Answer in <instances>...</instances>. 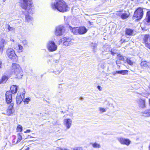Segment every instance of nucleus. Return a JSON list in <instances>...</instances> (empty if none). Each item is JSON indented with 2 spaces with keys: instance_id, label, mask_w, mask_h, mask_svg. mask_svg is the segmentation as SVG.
Instances as JSON below:
<instances>
[{
  "instance_id": "obj_10",
  "label": "nucleus",
  "mask_w": 150,
  "mask_h": 150,
  "mask_svg": "<svg viewBox=\"0 0 150 150\" xmlns=\"http://www.w3.org/2000/svg\"><path fill=\"white\" fill-rule=\"evenodd\" d=\"M72 120L70 119H66L64 120V125L66 127V129H69L72 124Z\"/></svg>"
},
{
  "instance_id": "obj_21",
  "label": "nucleus",
  "mask_w": 150,
  "mask_h": 150,
  "mask_svg": "<svg viewBox=\"0 0 150 150\" xmlns=\"http://www.w3.org/2000/svg\"><path fill=\"white\" fill-rule=\"evenodd\" d=\"M15 49L19 52H22L23 50V46L20 45H18L16 47Z\"/></svg>"
},
{
  "instance_id": "obj_4",
  "label": "nucleus",
  "mask_w": 150,
  "mask_h": 150,
  "mask_svg": "<svg viewBox=\"0 0 150 150\" xmlns=\"http://www.w3.org/2000/svg\"><path fill=\"white\" fill-rule=\"evenodd\" d=\"M7 56L12 60L15 59L17 56L14 50L12 48H8L6 51Z\"/></svg>"
},
{
  "instance_id": "obj_31",
  "label": "nucleus",
  "mask_w": 150,
  "mask_h": 150,
  "mask_svg": "<svg viewBox=\"0 0 150 150\" xmlns=\"http://www.w3.org/2000/svg\"><path fill=\"white\" fill-rule=\"evenodd\" d=\"M97 45L96 43H91L90 44L91 46L93 47V50L97 47Z\"/></svg>"
},
{
  "instance_id": "obj_18",
  "label": "nucleus",
  "mask_w": 150,
  "mask_h": 150,
  "mask_svg": "<svg viewBox=\"0 0 150 150\" xmlns=\"http://www.w3.org/2000/svg\"><path fill=\"white\" fill-rule=\"evenodd\" d=\"M18 87L16 85H12L10 87V89L11 94H15L16 93L17 91Z\"/></svg>"
},
{
  "instance_id": "obj_20",
  "label": "nucleus",
  "mask_w": 150,
  "mask_h": 150,
  "mask_svg": "<svg viewBox=\"0 0 150 150\" xmlns=\"http://www.w3.org/2000/svg\"><path fill=\"white\" fill-rule=\"evenodd\" d=\"M8 79V77L7 76L4 75L3 76L1 80L0 81V84L2 83H5Z\"/></svg>"
},
{
  "instance_id": "obj_28",
  "label": "nucleus",
  "mask_w": 150,
  "mask_h": 150,
  "mask_svg": "<svg viewBox=\"0 0 150 150\" xmlns=\"http://www.w3.org/2000/svg\"><path fill=\"white\" fill-rule=\"evenodd\" d=\"M93 147L95 148H99L100 147V145L99 144L95 143L92 144Z\"/></svg>"
},
{
  "instance_id": "obj_42",
  "label": "nucleus",
  "mask_w": 150,
  "mask_h": 150,
  "mask_svg": "<svg viewBox=\"0 0 150 150\" xmlns=\"http://www.w3.org/2000/svg\"><path fill=\"white\" fill-rule=\"evenodd\" d=\"M146 47H147L150 48V42H145Z\"/></svg>"
},
{
  "instance_id": "obj_27",
  "label": "nucleus",
  "mask_w": 150,
  "mask_h": 150,
  "mask_svg": "<svg viewBox=\"0 0 150 150\" xmlns=\"http://www.w3.org/2000/svg\"><path fill=\"white\" fill-rule=\"evenodd\" d=\"M147 22H150V11L147 12Z\"/></svg>"
},
{
  "instance_id": "obj_47",
  "label": "nucleus",
  "mask_w": 150,
  "mask_h": 150,
  "mask_svg": "<svg viewBox=\"0 0 150 150\" xmlns=\"http://www.w3.org/2000/svg\"><path fill=\"white\" fill-rule=\"evenodd\" d=\"M2 62L0 61V68H1Z\"/></svg>"
},
{
  "instance_id": "obj_17",
  "label": "nucleus",
  "mask_w": 150,
  "mask_h": 150,
  "mask_svg": "<svg viewBox=\"0 0 150 150\" xmlns=\"http://www.w3.org/2000/svg\"><path fill=\"white\" fill-rule=\"evenodd\" d=\"M69 29L71 30L72 32L75 35L79 34V30L78 27L72 28L71 26H69Z\"/></svg>"
},
{
  "instance_id": "obj_5",
  "label": "nucleus",
  "mask_w": 150,
  "mask_h": 150,
  "mask_svg": "<svg viewBox=\"0 0 150 150\" xmlns=\"http://www.w3.org/2000/svg\"><path fill=\"white\" fill-rule=\"evenodd\" d=\"M47 47L50 52H53L56 50L57 49V46L53 41H49L47 43Z\"/></svg>"
},
{
  "instance_id": "obj_40",
  "label": "nucleus",
  "mask_w": 150,
  "mask_h": 150,
  "mask_svg": "<svg viewBox=\"0 0 150 150\" xmlns=\"http://www.w3.org/2000/svg\"><path fill=\"white\" fill-rule=\"evenodd\" d=\"M22 139V136L20 134H18V139L17 141H21Z\"/></svg>"
},
{
  "instance_id": "obj_14",
  "label": "nucleus",
  "mask_w": 150,
  "mask_h": 150,
  "mask_svg": "<svg viewBox=\"0 0 150 150\" xmlns=\"http://www.w3.org/2000/svg\"><path fill=\"white\" fill-rule=\"evenodd\" d=\"M7 43V41L4 39H1L0 41V53L2 54L4 46Z\"/></svg>"
},
{
  "instance_id": "obj_22",
  "label": "nucleus",
  "mask_w": 150,
  "mask_h": 150,
  "mask_svg": "<svg viewBox=\"0 0 150 150\" xmlns=\"http://www.w3.org/2000/svg\"><path fill=\"white\" fill-rule=\"evenodd\" d=\"M118 74H120L122 75H125L127 74L128 73V71L127 70H122L118 71L117 72Z\"/></svg>"
},
{
  "instance_id": "obj_23",
  "label": "nucleus",
  "mask_w": 150,
  "mask_h": 150,
  "mask_svg": "<svg viewBox=\"0 0 150 150\" xmlns=\"http://www.w3.org/2000/svg\"><path fill=\"white\" fill-rule=\"evenodd\" d=\"M14 112V111L13 110H10V109H8L6 110V114L3 113L4 114H6L8 116H11L12 114Z\"/></svg>"
},
{
  "instance_id": "obj_48",
  "label": "nucleus",
  "mask_w": 150,
  "mask_h": 150,
  "mask_svg": "<svg viewBox=\"0 0 150 150\" xmlns=\"http://www.w3.org/2000/svg\"><path fill=\"white\" fill-rule=\"evenodd\" d=\"M30 149V147H27L25 150H29Z\"/></svg>"
},
{
  "instance_id": "obj_16",
  "label": "nucleus",
  "mask_w": 150,
  "mask_h": 150,
  "mask_svg": "<svg viewBox=\"0 0 150 150\" xmlns=\"http://www.w3.org/2000/svg\"><path fill=\"white\" fill-rule=\"evenodd\" d=\"M142 115L145 117H150V109H146L141 112Z\"/></svg>"
},
{
  "instance_id": "obj_50",
  "label": "nucleus",
  "mask_w": 150,
  "mask_h": 150,
  "mask_svg": "<svg viewBox=\"0 0 150 150\" xmlns=\"http://www.w3.org/2000/svg\"><path fill=\"white\" fill-rule=\"evenodd\" d=\"M116 64H117L118 63V61H116Z\"/></svg>"
},
{
  "instance_id": "obj_54",
  "label": "nucleus",
  "mask_w": 150,
  "mask_h": 150,
  "mask_svg": "<svg viewBox=\"0 0 150 150\" xmlns=\"http://www.w3.org/2000/svg\"><path fill=\"white\" fill-rule=\"evenodd\" d=\"M62 112L63 113V111H62Z\"/></svg>"
},
{
  "instance_id": "obj_13",
  "label": "nucleus",
  "mask_w": 150,
  "mask_h": 150,
  "mask_svg": "<svg viewBox=\"0 0 150 150\" xmlns=\"http://www.w3.org/2000/svg\"><path fill=\"white\" fill-rule=\"evenodd\" d=\"M125 34L127 35L132 36L135 34V31L134 30L129 28H126L125 30Z\"/></svg>"
},
{
  "instance_id": "obj_15",
  "label": "nucleus",
  "mask_w": 150,
  "mask_h": 150,
  "mask_svg": "<svg viewBox=\"0 0 150 150\" xmlns=\"http://www.w3.org/2000/svg\"><path fill=\"white\" fill-rule=\"evenodd\" d=\"M79 34L82 35L86 33L87 31V30L85 27H78Z\"/></svg>"
},
{
  "instance_id": "obj_38",
  "label": "nucleus",
  "mask_w": 150,
  "mask_h": 150,
  "mask_svg": "<svg viewBox=\"0 0 150 150\" xmlns=\"http://www.w3.org/2000/svg\"><path fill=\"white\" fill-rule=\"evenodd\" d=\"M14 103H12L9 106L8 109H10L11 110H13V108L14 106Z\"/></svg>"
},
{
  "instance_id": "obj_43",
  "label": "nucleus",
  "mask_w": 150,
  "mask_h": 150,
  "mask_svg": "<svg viewBox=\"0 0 150 150\" xmlns=\"http://www.w3.org/2000/svg\"><path fill=\"white\" fill-rule=\"evenodd\" d=\"M57 150H69L68 149H63L61 148H59Z\"/></svg>"
},
{
  "instance_id": "obj_19",
  "label": "nucleus",
  "mask_w": 150,
  "mask_h": 150,
  "mask_svg": "<svg viewBox=\"0 0 150 150\" xmlns=\"http://www.w3.org/2000/svg\"><path fill=\"white\" fill-rule=\"evenodd\" d=\"M141 66L143 68H146L147 67H149L150 66V65L148 62H147L146 61H144L141 62Z\"/></svg>"
},
{
  "instance_id": "obj_34",
  "label": "nucleus",
  "mask_w": 150,
  "mask_h": 150,
  "mask_svg": "<svg viewBox=\"0 0 150 150\" xmlns=\"http://www.w3.org/2000/svg\"><path fill=\"white\" fill-rule=\"evenodd\" d=\"M127 63L130 65H132L133 64V62L131 61L129 58L127 59Z\"/></svg>"
},
{
  "instance_id": "obj_44",
  "label": "nucleus",
  "mask_w": 150,
  "mask_h": 150,
  "mask_svg": "<svg viewBox=\"0 0 150 150\" xmlns=\"http://www.w3.org/2000/svg\"><path fill=\"white\" fill-rule=\"evenodd\" d=\"M30 129H28V130H27L26 131H25L24 132V133H28V132H30Z\"/></svg>"
},
{
  "instance_id": "obj_36",
  "label": "nucleus",
  "mask_w": 150,
  "mask_h": 150,
  "mask_svg": "<svg viewBox=\"0 0 150 150\" xmlns=\"http://www.w3.org/2000/svg\"><path fill=\"white\" fill-rule=\"evenodd\" d=\"M72 150H83V149L81 147H77L73 148Z\"/></svg>"
},
{
  "instance_id": "obj_29",
  "label": "nucleus",
  "mask_w": 150,
  "mask_h": 150,
  "mask_svg": "<svg viewBox=\"0 0 150 150\" xmlns=\"http://www.w3.org/2000/svg\"><path fill=\"white\" fill-rule=\"evenodd\" d=\"M117 56L118 57V59L119 60L122 61H124V60L125 59L123 56L121 55L120 54H118Z\"/></svg>"
},
{
  "instance_id": "obj_8",
  "label": "nucleus",
  "mask_w": 150,
  "mask_h": 150,
  "mask_svg": "<svg viewBox=\"0 0 150 150\" xmlns=\"http://www.w3.org/2000/svg\"><path fill=\"white\" fill-rule=\"evenodd\" d=\"M64 32V27L62 25H59L56 27L55 31V34L57 36H60Z\"/></svg>"
},
{
  "instance_id": "obj_46",
  "label": "nucleus",
  "mask_w": 150,
  "mask_h": 150,
  "mask_svg": "<svg viewBox=\"0 0 150 150\" xmlns=\"http://www.w3.org/2000/svg\"><path fill=\"white\" fill-rule=\"evenodd\" d=\"M117 71H116L115 72H113V75H115V74H118V73L117 72Z\"/></svg>"
},
{
  "instance_id": "obj_25",
  "label": "nucleus",
  "mask_w": 150,
  "mask_h": 150,
  "mask_svg": "<svg viewBox=\"0 0 150 150\" xmlns=\"http://www.w3.org/2000/svg\"><path fill=\"white\" fill-rule=\"evenodd\" d=\"M129 13H125L122 14L121 16V17L122 19H125L127 18L129 16Z\"/></svg>"
},
{
  "instance_id": "obj_24",
  "label": "nucleus",
  "mask_w": 150,
  "mask_h": 150,
  "mask_svg": "<svg viewBox=\"0 0 150 150\" xmlns=\"http://www.w3.org/2000/svg\"><path fill=\"white\" fill-rule=\"evenodd\" d=\"M144 42H150V36L148 35H146L143 39Z\"/></svg>"
},
{
  "instance_id": "obj_53",
  "label": "nucleus",
  "mask_w": 150,
  "mask_h": 150,
  "mask_svg": "<svg viewBox=\"0 0 150 150\" xmlns=\"http://www.w3.org/2000/svg\"><path fill=\"white\" fill-rule=\"evenodd\" d=\"M6 0H3L4 1V2Z\"/></svg>"
},
{
  "instance_id": "obj_12",
  "label": "nucleus",
  "mask_w": 150,
  "mask_h": 150,
  "mask_svg": "<svg viewBox=\"0 0 150 150\" xmlns=\"http://www.w3.org/2000/svg\"><path fill=\"white\" fill-rule=\"evenodd\" d=\"M5 96L7 103V104L11 103L12 101L11 93L9 91H7L6 93Z\"/></svg>"
},
{
  "instance_id": "obj_9",
  "label": "nucleus",
  "mask_w": 150,
  "mask_h": 150,
  "mask_svg": "<svg viewBox=\"0 0 150 150\" xmlns=\"http://www.w3.org/2000/svg\"><path fill=\"white\" fill-rule=\"evenodd\" d=\"M61 42H63L64 45L67 46L73 43L74 40L70 38H64L61 39Z\"/></svg>"
},
{
  "instance_id": "obj_2",
  "label": "nucleus",
  "mask_w": 150,
  "mask_h": 150,
  "mask_svg": "<svg viewBox=\"0 0 150 150\" xmlns=\"http://www.w3.org/2000/svg\"><path fill=\"white\" fill-rule=\"evenodd\" d=\"M52 8L61 12L67 11L69 8L66 3L63 0H57L51 4Z\"/></svg>"
},
{
  "instance_id": "obj_1",
  "label": "nucleus",
  "mask_w": 150,
  "mask_h": 150,
  "mask_svg": "<svg viewBox=\"0 0 150 150\" xmlns=\"http://www.w3.org/2000/svg\"><path fill=\"white\" fill-rule=\"evenodd\" d=\"M33 6L31 0H21V7L25 10V20L27 23L30 22L33 19L29 15L32 10Z\"/></svg>"
},
{
  "instance_id": "obj_35",
  "label": "nucleus",
  "mask_w": 150,
  "mask_h": 150,
  "mask_svg": "<svg viewBox=\"0 0 150 150\" xmlns=\"http://www.w3.org/2000/svg\"><path fill=\"white\" fill-rule=\"evenodd\" d=\"M8 29L9 31H14L15 28L12 27H11L10 25H8Z\"/></svg>"
},
{
  "instance_id": "obj_55",
  "label": "nucleus",
  "mask_w": 150,
  "mask_h": 150,
  "mask_svg": "<svg viewBox=\"0 0 150 150\" xmlns=\"http://www.w3.org/2000/svg\"><path fill=\"white\" fill-rule=\"evenodd\" d=\"M18 142V141H17L16 143H17Z\"/></svg>"
},
{
  "instance_id": "obj_26",
  "label": "nucleus",
  "mask_w": 150,
  "mask_h": 150,
  "mask_svg": "<svg viewBox=\"0 0 150 150\" xmlns=\"http://www.w3.org/2000/svg\"><path fill=\"white\" fill-rule=\"evenodd\" d=\"M23 130V127L21 125H19L17 126V127L16 128V131L17 132H21Z\"/></svg>"
},
{
  "instance_id": "obj_52",
  "label": "nucleus",
  "mask_w": 150,
  "mask_h": 150,
  "mask_svg": "<svg viewBox=\"0 0 150 150\" xmlns=\"http://www.w3.org/2000/svg\"><path fill=\"white\" fill-rule=\"evenodd\" d=\"M12 41L13 42H14V40H12Z\"/></svg>"
},
{
  "instance_id": "obj_6",
  "label": "nucleus",
  "mask_w": 150,
  "mask_h": 150,
  "mask_svg": "<svg viewBox=\"0 0 150 150\" xmlns=\"http://www.w3.org/2000/svg\"><path fill=\"white\" fill-rule=\"evenodd\" d=\"M143 15V11L142 8H139L134 12V17H136L137 20H139L141 19Z\"/></svg>"
},
{
  "instance_id": "obj_3",
  "label": "nucleus",
  "mask_w": 150,
  "mask_h": 150,
  "mask_svg": "<svg viewBox=\"0 0 150 150\" xmlns=\"http://www.w3.org/2000/svg\"><path fill=\"white\" fill-rule=\"evenodd\" d=\"M12 70L15 75L16 78L18 79L22 78V76L23 75V72L19 65L15 63L13 64Z\"/></svg>"
},
{
  "instance_id": "obj_51",
  "label": "nucleus",
  "mask_w": 150,
  "mask_h": 150,
  "mask_svg": "<svg viewBox=\"0 0 150 150\" xmlns=\"http://www.w3.org/2000/svg\"><path fill=\"white\" fill-rule=\"evenodd\" d=\"M149 103L150 105V99H149Z\"/></svg>"
},
{
  "instance_id": "obj_41",
  "label": "nucleus",
  "mask_w": 150,
  "mask_h": 150,
  "mask_svg": "<svg viewBox=\"0 0 150 150\" xmlns=\"http://www.w3.org/2000/svg\"><path fill=\"white\" fill-rule=\"evenodd\" d=\"M22 43L24 45H27L28 44V42L26 40H24L22 41Z\"/></svg>"
},
{
  "instance_id": "obj_30",
  "label": "nucleus",
  "mask_w": 150,
  "mask_h": 150,
  "mask_svg": "<svg viewBox=\"0 0 150 150\" xmlns=\"http://www.w3.org/2000/svg\"><path fill=\"white\" fill-rule=\"evenodd\" d=\"M130 141H120V143L122 144H126L127 146L130 144Z\"/></svg>"
},
{
  "instance_id": "obj_33",
  "label": "nucleus",
  "mask_w": 150,
  "mask_h": 150,
  "mask_svg": "<svg viewBox=\"0 0 150 150\" xmlns=\"http://www.w3.org/2000/svg\"><path fill=\"white\" fill-rule=\"evenodd\" d=\"M99 111L101 112H103L106 111V109L102 107H99Z\"/></svg>"
},
{
  "instance_id": "obj_7",
  "label": "nucleus",
  "mask_w": 150,
  "mask_h": 150,
  "mask_svg": "<svg viewBox=\"0 0 150 150\" xmlns=\"http://www.w3.org/2000/svg\"><path fill=\"white\" fill-rule=\"evenodd\" d=\"M25 91L24 89H23V91L21 93H18L16 97V102L18 104H20L22 102L25 95Z\"/></svg>"
},
{
  "instance_id": "obj_49",
  "label": "nucleus",
  "mask_w": 150,
  "mask_h": 150,
  "mask_svg": "<svg viewBox=\"0 0 150 150\" xmlns=\"http://www.w3.org/2000/svg\"><path fill=\"white\" fill-rule=\"evenodd\" d=\"M60 72H59V71H57V73H56V74H59L60 73Z\"/></svg>"
},
{
  "instance_id": "obj_32",
  "label": "nucleus",
  "mask_w": 150,
  "mask_h": 150,
  "mask_svg": "<svg viewBox=\"0 0 150 150\" xmlns=\"http://www.w3.org/2000/svg\"><path fill=\"white\" fill-rule=\"evenodd\" d=\"M116 50L115 49H112L111 50L110 52L111 54L114 55L115 54H116Z\"/></svg>"
},
{
  "instance_id": "obj_39",
  "label": "nucleus",
  "mask_w": 150,
  "mask_h": 150,
  "mask_svg": "<svg viewBox=\"0 0 150 150\" xmlns=\"http://www.w3.org/2000/svg\"><path fill=\"white\" fill-rule=\"evenodd\" d=\"M30 101V99L29 98H26L23 100V102L27 103H28V102Z\"/></svg>"
},
{
  "instance_id": "obj_45",
  "label": "nucleus",
  "mask_w": 150,
  "mask_h": 150,
  "mask_svg": "<svg viewBox=\"0 0 150 150\" xmlns=\"http://www.w3.org/2000/svg\"><path fill=\"white\" fill-rule=\"evenodd\" d=\"M97 88H98V89L100 91H101V88L100 87V86H97Z\"/></svg>"
},
{
  "instance_id": "obj_37",
  "label": "nucleus",
  "mask_w": 150,
  "mask_h": 150,
  "mask_svg": "<svg viewBox=\"0 0 150 150\" xmlns=\"http://www.w3.org/2000/svg\"><path fill=\"white\" fill-rule=\"evenodd\" d=\"M117 139L119 141H129V139H125L122 137L118 138Z\"/></svg>"
},
{
  "instance_id": "obj_11",
  "label": "nucleus",
  "mask_w": 150,
  "mask_h": 150,
  "mask_svg": "<svg viewBox=\"0 0 150 150\" xmlns=\"http://www.w3.org/2000/svg\"><path fill=\"white\" fill-rule=\"evenodd\" d=\"M139 108L141 109H144L146 108L145 100L144 99H140L137 102Z\"/></svg>"
}]
</instances>
